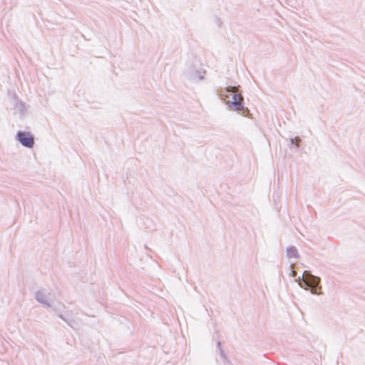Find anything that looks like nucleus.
<instances>
[{
	"label": "nucleus",
	"instance_id": "nucleus-1",
	"mask_svg": "<svg viewBox=\"0 0 365 365\" xmlns=\"http://www.w3.org/2000/svg\"><path fill=\"white\" fill-rule=\"evenodd\" d=\"M206 71L202 68H197L192 64H187L183 71L184 77L192 82H198L205 78Z\"/></svg>",
	"mask_w": 365,
	"mask_h": 365
},
{
	"label": "nucleus",
	"instance_id": "nucleus-2",
	"mask_svg": "<svg viewBox=\"0 0 365 365\" xmlns=\"http://www.w3.org/2000/svg\"><path fill=\"white\" fill-rule=\"evenodd\" d=\"M226 91H230L232 93V101L227 102L229 106L232 107L236 111H239L243 109V96L238 93V88L237 86H227Z\"/></svg>",
	"mask_w": 365,
	"mask_h": 365
},
{
	"label": "nucleus",
	"instance_id": "nucleus-3",
	"mask_svg": "<svg viewBox=\"0 0 365 365\" xmlns=\"http://www.w3.org/2000/svg\"><path fill=\"white\" fill-rule=\"evenodd\" d=\"M304 282L309 287H311V292L314 294H319L317 288L320 283V278L319 277L312 274L308 271H304L303 273Z\"/></svg>",
	"mask_w": 365,
	"mask_h": 365
},
{
	"label": "nucleus",
	"instance_id": "nucleus-4",
	"mask_svg": "<svg viewBox=\"0 0 365 365\" xmlns=\"http://www.w3.org/2000/svg\"><path fill=\"white\" fill-rule=\"evenodd\" d=\"M18 139L21 143L26 147L31 148L34 143L33 136L29 133L19 132L17 134Z\"/></svg>",
	"mask_w": 365,
	"mask_h": 365
},
{
	"label": "nucleus",
	"instance_id": "nucleus-5",
	"mask_svg": "<svg viewBox=\"0 0 365 365\" xmlns=\"http://www.w3.org/2000/svg\"><path fill=\"white\" fill-rule=\"evenodd\" d=\"M287 257L288 258H299V255L295 246H289L287 248Z\"/></svg>",
	"mask_w": 365,
	"mask_h": 365
},
{
	"label": "nucleus",
	"instance_id": "nucleus-6",
	"mask_svg": "<svg viewBox=\"0 0 365 365\" xmlns=\"http://www.w3.org/2000/svg\"><path fill=\"white\" fill-rule=\"evenodd\" d=\"M230 93V91H226V88H224V89H221L220 91H219V96L224 100H225L226 98H229V95L228 93Z\"/></svg>",
	"mask_w": 365,
	"mask_h": 365
},
{
	"label": "nucleus",
	"instance_id": "nucleus-7",
	"mask_svg": "<svg viewBox=\"0 0 365 365\" xmlns=\"http://www.w3.org/2000/svg\"><path fill=\"white\" fill-rule=\"evenodd\" d=\"M291 144H295L297 148L299 147V143L301 142V140L299 138L296 137L294 138L290 139Z\"/></svg>",
	"mask_w": 365,
	"mask_h": 365
},
{
	"label": "nucleus",
	"instance_id": "nucleus-8",
	"mask_svg": "<svg viewBox=\"0 0 365 365\" xmlns=\"http://www.w3.org/2000/svg\"><path fill=\"white\" fill-rule=\"evenodd\" d=\"M219 351H220L221 357L222 359H227V356H226V355L225 354V351H224L223 349L220 348V350H219Z\"/></svg>",
	"mask_w": 365,
	"mask_h": 365
},
{
	"label": "nucleus",
	"instance_id": "nucleus-9",
	"mask_svg": "<svg viewBox=\"0 0 365 365\" xmlns=\"http://www.w3.org/2000/svg\"><path fill=\"white\" fill-rule=\"evenodd\" d=\"M217 348H218L219 350H220V348H222V346H221V342L220 341L217 342Z\"/></svg>",
	"mask_w": 365,
	"mask_h": 365
}]
</instances>
